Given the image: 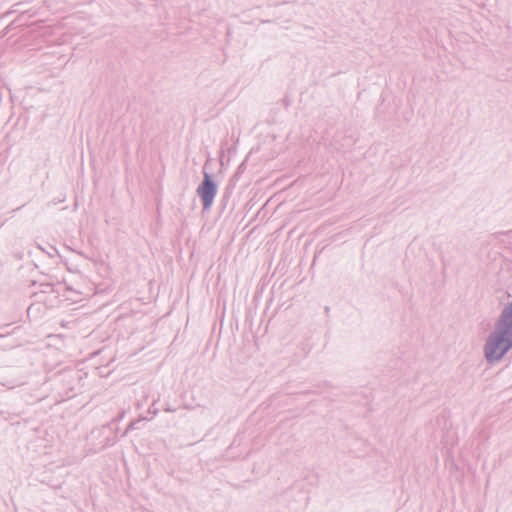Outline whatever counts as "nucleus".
I'll return each mask as SVG.
<instances>
[{
	"mask_svg": "<svg viewBox=\"0 0 512 512\" xmlns=\"http://www.w3.org/2000/svg\"><path fill=\"white\" fill-rule=\"evenodd\" d=\"M511 349L512 334L495 327L487 337L483 351L486 361L494 364L502 360Z\"/></svg>",
	"mask_w": 512,
	"mask_h": 512,
	"instance_id": "f257e3e1",
	"label": "nucleus"
},
{
	"mask_svg": "<svg viewBox=\"0 0 512 512\" xmlns=\"http://www.w3.org/2000/svg\"><path fill=\"white\" fill-rule=\"evenodd\" d=\"M211 159L208 158L203 166V179L196 189L197 196L202 203L203 211H209L213 205L218 191V183L214 179V174L208 171Z\"/></svg>",
	"mask_w": 512,
	"mask_h": 512,
	"instance_id": "f03ea898",
	"label": "nucleus"
},
{
	"mask_svg": "<svg viewBox=\"0 0 512 512\" xmlns=\"http://www.w3.org/2000/svg\"><path fill=\"white\" fill-rule=\"evenodd\" d=\"M495 327L512 334V301L501 311L499 318L495 322Z\"/></svg>",
	"mask_w": 512,
	"mask_h": 512,
	"instance_id": "7ed1b4c3",
	"label": "nucleus"
},
{
	"mask_svg": "<svg viewBox=\"0 0 512 512\" xmlns=\"http://www.w3.org/2000/svg\"><path fill=\"white\" fill-rule=\"evenodd\" d=\"M247 159L248 156L239 164L234 174L231 176L227 189L230 187H234L237 181L240 179L241 175L245 172L247 169Z\"/></svg>",
	"mask_w": 512,
	"mask_h": 512,
	"instance_id": "20e7f679",
	"label": "nucleus"
},
{
	"mask_svg": "<svg viewBox=\"0 0 512 512\" xmlns=\"http://www.w3.org/2000/svg\"><path fill=\"white\" fill-rule=\"evenodd\" d=\"M140 421H141V419H138V420H135V421H131V422L129 423V425L127 426V428L125 429V431H124V434H123V435H126L129 431H131V430L135 429V428H136V424H137L138 422H140Z\"/></svg>",
	"mask_w": 512,
	"mask_h": 512,
	"instance_id": "39448f33",
	"label": "nucleus"
},
{
	"mask_svg": "<svg viewBox=\"0 0 512 512\" xmlns=\"http://www.w3.org/2000/svg\"><path fill=\"white\" fill-rule=\"evenodd\" d=\"M57 254H58V250L56 249V247H54V246H50V247H49V250H48V252H47V255H48L50 258H54V257H55V255H57Z\"/></svg>",
	"mask_w": 512,
	"mask_h": 512,
	"instance_id": "423d86ee",
	"label": "nucleus"
},
{
	"mask_svg": "<svg viewBox=\"0 0 512 512\" xmlns=\"http://www.w3.org/2000/svg\"><path fill=\"white\" fill-rule=\"evenodd\" d=\"M148 412H149V413H152V414H154V415H156V414H157L158 410L155 408V402H154V403H152V405L149 407Z\"/></svg>",
	"mask_w": 512,
	"mask_h": 512,
	"instance_id": "0eeeda50",
	"label": "nucleus"
},
{
	"mask_svg": "<svg viewBox=\"0 0 512 512\" xmlns=\"http://www.w3.org/2000/svg\"><path fill=\"white\" fill-rule=\"evenodd\" d=\"M124 415H125V412H124V411H122V412H121V413H120V414L115 418V421H119V420H121V419L124 417Z\"/></svg>",
	"mask_w": 512,
	"mask_h": 512,
	"instance_id": "6e6552de",
	"label": "nucleus"
},
{
	"mask_svg": "<svg viewBox=\"0 0 512 512\" xmlns=\"http://www.w3.org/2000/svg\"><path fill=\"white\" fill-rule=\"evenodd\" d=\"M24 207V205L20 206V207H17L16 209L13 210V212H16V211H19L20 209H22Z\"/></svg>",
	"mask_w": 512,
	"mask_h": 512,
	"instance_id": "1a4fd4ad",
	"label": "nucleus"
},
{
	"mask_svg": "<svg viewBox=\"0 0 512 512\" xmlns=\"http://www.w3.org/2000/svg\"><path fill=\"white\" fill-rule=\"evenodd\" d=\"M38 248H39V249H41L42 251L46 252V253L48 252V249H44V248H43V247H41L40 245L38 246Z\"/></svg>",
	"mask_w": 512,
	"mask_h": 512,
	"instance_id": "9d476101",
	"label": "nucleus"
},
{
	"mask_svg": "<svg viewBox=\"0 0 512 512\" xmlns=\"http://www.w3.org/2000/svg\"><path fill=\"white\" fill-rule=\"evenodd\" d=\"M165 411L172 412V411H174V410H173V409H171V407H168V408H166V409H165Z\"/></svg>",
	"mask_w": 512,
	"mask_h": 512,
	"instance_id": "9b49d317",
	"label": "nucleus"
}]
</instances>
